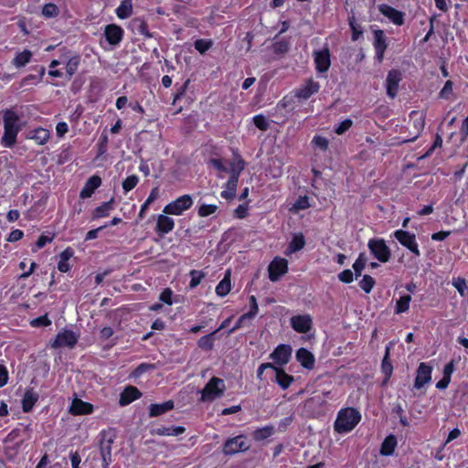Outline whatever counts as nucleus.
I'll return each instance as SVG.
<instances>
[{"label":"nucleus","mask_w":468,"mask_h":468,"mask_svg":"<svg viewBox=\"0 0 468 468\" xmlns=\"http://www.w3.org/2000/svg\"><path fill=\"white\" fill-rule=\"evenodd\" d=\"M361 420V413L355 408L341 409L334 423V429L337 433H347L355 429Z\"/></svg>","instance_id":"f257e3e1"},{"label":"nucleus","mask_w":468,"mask_h":468,"mask_svg":"<svg viewBox=\"0 0 468 468\" xmlns=\"http://www.w3.org/2000/svg\"><path fill=\"white\" fill-rule=\"evenodd\" d=\"M116 439V434L113 430L102 431L100 433V453L102 460V468H109L112 462V445Z\"/></svg>","instance_id":"f03ea898"},{"label":"nucleus","mask_w":468,"mask_h":468,"mask_svg":"<svg viewBox=\"0 0 468 468\" xmlns=\"http://www.w3.org/2000/svg\"><path fill=\"white\" fill-rule=\"evenodd\" d=\"M226 389V386L224 380L213 377L206 384L204 388L201 391V401H212L218 398H220Z\"/></svg>","instance_id":"7ed1b4c3"},{"label":"nucleus","mask_w":468,"mask_h":468,"mask_svg":"<svg viewBox=\"0 0 468 468\" xmlns=\"http://www.w3.org/2000/svg\"><path fill=\"white\" fill-rule=\"evenodd\" d=\"M367 247L372 256L379 262L386 263L390 260L391 250L383 239H370Z\"/></svg>","instance_id":"20e7f679"},{"label":"nucleus","mask_w":468,"mask_h":468,"mask_svg":"<svg viewBox=\"0 0 468 468\" xmlns=\"http://www.w3.org/2000/svg\"><path fill=\"white\" fill-rule=\"evenodd\" d=\"M393 237L415 256L419 257L420 255L414 233L403 229H397L393 232Z\"/></svg>","instance_id":"39448f33"},{"label":"nucleus","mask_w":468,"mask_h":468,"mask_svg":"<svg viewBox=\"0 0 468 468\" xmlns=\"http://www.w3.org/2000/svg\"><path fill=\"white\" fill-rule=\"evenodd\" d=\"M193 204L190 195H184L169 203L164 207L163 212L167 215H181L185 210L188 209Z\"/></svg>","instance_id":"423d86ee"},{"label":"nucleus","mask_w":468,"mask_h":468,"mask_svg":"<svg viewBox=\"0 0 468 468\" xmlns=\"http://www.w3.org/2000/svg\"><path fill=\"white\" fill-rule=\"evenodd\" d=\"M320 89V83L312 79L306 80L302 85L296 88L294 97L298 101L308 100L313 94L317 93Z\"/></svg>","instance_id":"0eeeda50"},{"label":"nucleus","mask_w":468,"mask_h":468,"mask_svg":"<svg viewBox=\"0 0 468 468\" xmlns=\"http://www.w3.org/2000/svg\"><path fill=\"white\" fill-rule=\"evenodd\" d=\"M78 342V336L70 330L59 332L54 341L50 344L52 348L68 347L73 348Z\"/></svg>","instance_id":"6e6552de"},{"label":"nucleus","mask_w":468,"mask_h":468,"mask_svg":"<svg viewBox=\"0 0 468 468\" xmlns=\"http://www.w3.org/2000/svg\"><path fill=\"white\" fill-rule=\"evenodd\" d=\"M431 373L432 367H431L425 362L420 363L416 370V377L414 379L413 388L416 389H420L426 384L430 383L431 381Z\"/></svg>","instance_id":"1a4fd4ad"},{"label":"nucleus","mask_w":468,"mask_h":468,"mask_svg":"<svg viewBox=\"0 0 468 468\" xmlns=\"http://www.w3.org/2000/svg\"><path fill=\"white\" fill-rule=\"evenodd\" d=\"M401 80L402 74L399 69H392L388 72L386 79V90L388 97L394 99L397 96Z\"/></svg>","instance_id":"9d476101"},{"label":"nucleus","mask_w":468,"mask_h":468,"mask_svg":"<svg viewBox=\"0 0 468 468\" xmlns=\"http://www.w3.org/2000/svg\"><path fill=\"white\" fill-rule=\"evenodd\" d=\"M373 47L376 53V58L378 62L384 59V54L388 48L387 37L382 29L373 30Z\"/></svg>","instance_id":"9b49d317"},{"label":"nucleus","mask_w":468,"mask_h":468,"mask_svg":"<svg viewBox=\"0 0 468 468\" xmlns=\"http://www.w3.org/2000/svg\"><path fill=\"white\" fill-rule=\"evenodd\" d=\"M379 12L396 26H402L405 23V14L387 4L378 5Z\"/></svg>","instance_id":"f8f14e48"},{"label":"nucleus","mask_w":468,"mask_h":468,"mask_svg":"<svg viewBox=\"0 0 468 468\" xmlns=\"http://www.w3.org/2000/svg\"><path fill=\"white\" fill-rule=\"evenodd\" d=\"M288 269V262L285 259L276 258L269 265V278L271 282H276L283 275Z\"/></svg>","instance_id":"ddd939ff"},{"label":"nucleus","mask_w":468,"mask_h":468,"mask_svg":"<svg viewBox=\"0 0 468 468\" xmlns=\"http://www.w3.org/2000/svg\"><path fill=\"white\" fill-rule=\"evenodd\" d=\"M248 449L246 440L243 436H237L235 438L228 440L223 447L225 454L232 455L239 452H242Z\"/></svg>","instance_id":"4468645a"},{"label":"nucleus","mask_w":468,"mask_h":468,"mask_svg":"<svg viewBox=\"0 0 468 468\" xmlns=\"http://www.w3.org/2000/svg\"><path fill=\"white\" fill-rule=\"evenodd\" d=\"M291 356L292 347L287 345H280L270 355V357L279 366H283L289 362Z\"/></svg>","instance_id":"2eb2a0df"},{"label":"nucleus","mask_w":468,"mask_h":468,"mask_svg":"<svg viewBox=\"0 0 468 468\" xmlns=\"http://www.w3.org/2000/svg\"><path fill=\"white\" fill-rule=\"evenodd\" d=\"M312 319L309 315H296L291 318L292 327L299 333H306L310 330Z\"/></svg>","instance_id":"dca6fc26"},{"label":"nucleus","mask_w":468,"mask_h":468,"mask_svg":"<svg viewBox=\"0 0 468 468\" xmlns=\"http://www.w3.org/2000/svg\"><path fill=\"white\" fill-rule=\"evenodd\" d=\"M123 31L121 27L112 24L105 27L104 35L111 45H117L122 37Z\"/></svg>","instance_id":"f3484780"},{"label":"nucleus","mask_w":468,"mask_h":468,"mask_svg":"<svg viewBox=\"0 0 468 468\" xmlns=\"http://www.w3.org/2000/svg\"><path fill=\"white\" fill-rule=\"evenodd\" d=\"M93 410V406L90 403L85 402L80 399H74L69 408V412L72 415H84L90 414Z\"/></svg>","instance_id":"a211bd4d"},{"label":"nucleus","mask_w":468,"mask_h":468,"mask_svg":"<svg viewBox=\"0 0 468 468\" xmlns=\"http://www.w3.org/2000/svg\"><path fill=\"white\" fill-rule=\"evenodd\" d=\"M348 26L351 31V40L357 41L363 37L364 30L360 23L357 22L355 13L352 10L351 14L347 17Z\"/></svg>","instance_id":"6ab92c4d"},{"label":"nucleus","mask_w":468,"mask_h":468,"mask_svg":"<svg viewBox=\"0 0 468 468\" xmlns=\"http://www.w3.org/2000/svg\"><path fill=\"white\" fill-rule=\"evenodd\" d=\"M274 372V381L282 388H288L291 384L293 382L294 378L292 376L288 375L282 368L276 367V369H273Z\"/></svg>","instance_id":"aec40b11"},{"label":"nucleus","mask_w":468,"mask_h":468,"mask_svg":"<svg viewBox=\"0 0 468 468\" xmlns=\"http://www.w3.org/2000/svg\"><path fill=\"white\" fill-rule=\"evenodd\" d=\"M101 177L98 176H92L85 183L84 187L80 191V197L83 199L90 197L93 194L95 189H97L101 186Z\"/></svg>","instance_id":"412c9836"},{"label":"nucleus","mask_w":468,"mask_h":468,"mask_svg":"<svg viewBox=\"0 0 468 468\" xmlns=\"http://www.w3.org/2000/svg\"><path fill=\"white\" fill-rule=\"evenodd\" d=\"M397 445V437L393 434H389L382 441L379 452L382 456H390L394 453Z\"/></svg>","instance_id":"4be33fe9"},{"label":"nucleus","mask_w":468,"mask_h":468,"mask_svg":"<svg viewBox=\"0 0 468 468\" xmlns=\"http://www.w3.org/2000/svg\"><path fill=\"white\" fill-rule=\"evenodd\" d=\"M141 397L139 389L133 386L127 387L120 396V404L126 406Z\"/></svg>","instance_id":"5701e85b"},{"label":"nucleus","mask_w":468,"mask_h":468,"mask_svg":"<svg viewBox=\"0 0 468 468\" xmlns=\"http://www.w3.org/2000/svg\"><path fill=\"white\" fill-rule=\"evenodd\" d=\"M186 431L185 427L182 426H161L155 429H153L151 433L154 435L159 436H178L184 433Z\"/></svg>","instance_id":"b1692460"},{"label":"nucleus","mask_w":468,"mask_h":468,"mask_svg":"<svg viewBox=\"0 0 468 468\" xmlns=\"http://www.w3.org/2000/svg\"><path fill=\"white\" fill-rule=\"evenodd\" d=\"M4 129H19V116L12 110L4 111L3 114Z\"/></svg>","instance_id":"393cba45"},{"label":"nucleus","mask_w":468,"mask_h":468,"mask_svg":"<svg viewBox=\"0 0 468 468\" xmlns=\"http://www.w3.org/2000/svg\"><path fill=\"white\" fill-rule=\"evenodd\" d=\"M296 359L305 368L312 369L314 366V357L313 354L305 348H300L297 350Z\"/></svg>","instance_id":"a878e982"},{"label":"nucleus","mask_w":468,"mask_h":468,"mask_svg":"<svg viewBox=\"0 0 468 468\" xmlns=\"http://www.w3.org/2000/svg\"><path fill=\"white\" fill-rule=\"evenodd\" d=\"M175 227L174 219L165 215H160L157 218L156 230L163 234H167Z\"/></svg>","instance_id":"bb28decb"},{"label":"nucleus","mask_w":468,"mask_h":468,"mask_svg":"<svg viewBox=\"0 0 468 468\" xmlns=\"http://www.w3.org/2000/svg\"><path fill=\"white\" fill-rule=\"evenodd\" d=\"M174 409V401L167 400L161 404H151L149 410L151 417H156L162 415Z\"/></svg>","instance_id":"cd10ccee"},{"label":"nucleus","mask_w":468,"mask_h":468,"mask_svg":"<svg viewBox=\"0 0 468 468\" xmlns=\"http://www.w3.org/2000/svg\"><path fill=\"white\" fill-rule=\"evenodd\" d=\"M231 289V282H230V271L228 270L224 278L218 282L216 287V293L218 296H226Z\"/></svg>","instance_id":"c85d7f7f"},{"label":"nucleus","mask_w":468,"mask_h":468,"mask_svg":"<svg viewBox=\"0 0 468 468\" xmlns=\"http://www.w3.org/2000/svg\"><path fill=\"white\" fill-rule=\"evenodd\" d=\"M19 132V129H5L1 144L7 148L13 147L16 143V137Z\"/></svg>","instance_id":"c756f323"},{"label":"nucleus","mask_w":468,"mask_h":468,"mask_svg":"<svg viewBox=\"0 0 468 468\" xmlns=\"http://www.w3.org/2000/svg\"><path fill=\"white\" fill-rule=\"evenodd\" d=\"M38 395L33 390H27L23 398L22 407L24 412H29L34 404L37 401Z\"/></svg>","instance_id":"7c9ffc66"},{"label":"nucleus","mask_w":468,"mask_h":468,"mask_svg":"<svg viewBox=\"0 0 468 468\" xmlns=\"http://www.w3.org/2000/svg\"><path fill=\"white\" fill-rule=\"evenodd\" d=\"M133 13L132 0H122L116 9V15L121 19L128 18Z\"/></svg>","instance_id":"2f4dec72"},{"label":"nucleus","mask_w":468,"mask_h":468,"mask_svg":"<svg viewBox=\"0 0 468 468\" xmlns=\"http://www.w3.org/2000/svg\"><path fill=\"white\" fill-rule=\"evenodd\" d=\"M411 296L410 294L401 295L396 302L395 314L406 313L410 309Z\"/></svg>","instance_id":"473e14b6"},{"label":"nucleus","mask_w":468,"mask_h":468,"mask_svg":"<svg viewBox=\"0 0 468 468\" xmlns=\"http://www.w3.org/2000/svg\"><path fill=\"white\" fill-rule=\"evenodd\" d=\"M381 371L386 377V381L388 380L393 371V366L389 360V346L386 347L385 356L381 363Z\"/></svg>","instance_id":"72a5a7b5"},{"label":"nucleus","mask_w":468,"mask_h":468,"mask_svg":"<svg viewBox=\"0 0 468 468\" xmlns=\"http://www.w3.org/2000/svg\"><path fill=\"white\" fill-rule=\"evenodd\" d=\"M304 246V238L302 234L294 235L289 243L286 253L292 254L300 250Z\"/></svg>","instance_id":"f704fd0d"},{"label":"nucleus","mask_w":468,"mask_h":468,"mask_svg":"<svg viewBox=\"0 0 468 468\" xmlns=\"http://www.w3.org/2000/svg\"><path fill=\"white\" fill-rule=\"evenodd\" d=\"M238 179L229 177L226 183V189L221 192V197L225 199H231L235 197Z\"/></svg>","instance_id":"c9c22d12"},{"label":"nucleus","mask_w":468,"mask_h":468,"mask_svg":"<svg viewBox=\"0 0 468 468\" xmlns=\"http://www.w3.org/2000/svg\"><path fill=\"white\" fill-rule=\"evenodd\" d=\"M274 431H275L274 426L268 425V426H265V427H262V428H260V429H257L256 431H254L253 438L256 441H263V440L271 437V435H273Z\"/></svg>","instance_id":"e433bc0d"},{"label":"nucleus","mask_w":468,"mask_h":468,"mask_svg":"<svg viewBox=\"0 0 468 468\" xmlns=\"http://www.w3.org/2000/svg\"><path fill=\"white\" fill-rule=\"evenodd\" d=\"M114 200L112 198L108 202H104L100 207H96L93 216L94 218H103L109 215L110 211L113 208Z\"/></svg>","instance_id":"4c0bfd02"},{"label":"nucleus","mask_w":468,"mask_h":468,"mask_svg":"<svg viewBox=\"0 0 468 468\" xmlns=\"http://www.w3.org/2000/svg\"><path fill=\"white\" fill-rule=\"evenodd\" d=\"M243 169L244 162L239 157L230 164V167L229 169L230 177L239 180V175Z\"/></svg>","instance_id":"58836bf2"},{"label":"nucleus","mask_w":468,"mask_h":468,"mask_svg":"<svg viewBox=\"0 0 468 468\" xmlns=\"http://www.w3.org/2000/svg\"><path fill=\"white\" fill-rule=\"evenodd\" d=\"M37 144H45L49 139V132L44 128H37L31 137Z\"/></svg>","instance_id":"ea45409f"},{"label":"nucleus","mask_w":468,"mask_h":468,"mask_svg":"<svg viewBox=\"0 0 468 468\" xmlns=\"http://www.w3.org/2000/svg\"><path fill=\"white\" fill-rule=\"evenodd\" d=\"M80 57L78 55H75L67 60L66 71L69 78L72 77L77 72L78 68L80 66Z\"/></svg>","instance_id":"a19ab883"},{"label":"nucleus","mask_w":468,"mask_h":468,"mask_svg":"<svg viewBox=\"0 0 468 468\" xmlns=\"http://www.w3.org/2000/svg\"><path fill=\"white\" fill-rule=\"evenodd\" d=\"M375 284H376L375 279L368 274H365L358 282L359 287L366 293H369L372 291V289L374 288Z\"/></svg>","instance_id":"79ce46f5"},{"label":"nucleus","mask_w":468,"mask_h":468,"mask_svg":"<svg viewBox=\"0 0 468 468\" xmlns=\"http://www.w3.org/2000/svg\"><path fill=\"white\" fill-rule=\"evenodd\" d=\"M216 332L208 334L199 338L197 345L201 349L211 350L214 346V335Z\"/></svg>","instance_id":"37998d69"},{"label":"nucleus","mask_w":468,"mask_h":468,"mask_svg":"<svg viewBox=\"0 0 468 468\" xmlns=\"http://www.w3.org/2000/svg\"><path fill=\"white\" fill-rule=\"evenodd\" d=\"M31 57L32 53L30 51L24 50L23 52L18 53L14 58V64L18 68L24 67L27 63L29 62Z\"/></svg>","instance_id":"c03bdc74"},{"label":"nucleus","mask_w":468,"mask_h":468,"mask_svg":"<svg viewBox=\"0 0 468 468\" xmlns=\"http://www.w3.org/2000/svg\"><path fill=\"white\" fill-rule=\"evenodd\" d=\"M294 91H292L290 95L285 96L279 103V105L288 111L294 110L295 106Z\"/></svg>","instance_id":"a18cd8bd"},{"label":"nucleus","mask_w":468,"mask_h":468,"mask_svg":"<svg viewBox=\"0 0 468 468\" xmlns=\"http://www.w3.org/2000/svg\"><path fill=\"white\" fill-rule=\"evenodd\" d=\"M157 197H158V192H157V189L154 188V189L152 190V192L150 193L149 197H147L145 202L141 207V210H140V213H139V217L141 218H144V215L145 211L148 209L149 206L157 198Z\"/></svg>","instance_id":"49530a36"},{"label":"nucleus","mask_w":468,"mask_h":468,"mask_svg":"<svg viewBox=\"0 0 468 468\" xmlns=\"http://www.w3.org/2000/svg\"><path fill=\"white\" fill-rule=\"evenodd\" d=\"M212 45L213 42L210 39H197L194 43L195 48L201 54H204L206 51H207L212 47Z\"/></svg>","instance_id":"de8ad7c7"},{"label":"nucleus","mask_w":468,"mask_h":468,"mask_svg":"<svg viewBox=\"0 0 468 468\" xmlns=\"http://www.w3.org/2000/svg\"><path fill=\"white\" fill-rule=\"evenodd\" d=\"M365 266H366V260L363 258V254H360L358 256V258L355 261V262L353 263V270H354V274L356 275V277H359L361 276L362 274V271L363 270L365 269Z\"/></svg>","instance_id":"09e8293b"},{"label":"nucleus","mask_w":468,"mask_h":468,"mask_svg":"<svg viewBox=\"0 0 468 468\" xmlns=\"http://www.w3.org/2000/svg\"><path fill=\"white\" fill-rule=\"evenodd\" d=\"M453 92V82L452 80H447L444 83L443 88L439 92V97L441 99L449 100Z\"/></svg>","instance_id":"8fccbe9b"},{"label":"nucleus","mask_w":468,"mask_h":468,"mask_svg":"<svg viewBox=\"0 0 468 468\" xmlns=\"http://www.w3.org/2000/svg\"><path fill=\"white\" fill-rule=\"evenodd\" d=\"M253 122L255 126L261 131H267L270 127V122L261 114L254 116Z\"/></svg>","instance_id":"3c124183"},{"label":"nucleus","mask_w":468,"mask_h":468,"mask_svg":"<svg viewBox=\"0 0 468 468\" xmlns=\"http://www.w3.org/2000/svg\"><path fill=\"white\" fill-rule=\"evenodd\" d=\"M353 125V121L351 119H345L339 124L335 127V133L338 135L344 134L346 131H348Z\"/></svg>","instance_id":"603ef678"},{"label":"nucleus","mask_w":468,"mask_h":468,"mask_svg":"<svg viewBox=\"0 0 468 468\" xmlns=\"http://www.w3.org/2000/svg\"><path fill=\"white\" fill-rule=\"evenodd\" d=\"M273 50L279 55L285 54L289 50V42L285 39L275 41L273 43Z\"/></svg>","instance_id":"864d4df0"},{"label":"nucleus","mask_w":468,"mask_h":468,"mask_svg":"<svg viewBox=\"0 0 468 468\" xmlns=\"http://www.w3.org/2000/svg\"><path fill=\"white\" fill-rule=\"evenodd\" d=\"M218 210L217 205H207L202 204L198 208V216L200 217H207L209 215L214 214Z\"/></svg>","instance_id":"5fc2aeb1"},{"label":"nucleus","mask_w":468,"mask_h":468,"mask_svg":"<svg viewBox=\"0 0 468 468\" xmlns=\"http://www.w3.org/2000/svg\"><path fill=\"white\" fill-rule=\"evenodd\" d=\"M42 14H43L44 16H46L48 18L54 17V16H58V8L54 4H51V3L46 4L43 6Z\"/></svg>","instance_id":"6e6d98bb"},{"label":"nucleus","mask_w":468,"mask_h":468,"mask_svg":"<svg viewBox=\"0 0 468 468\" xmlns=\"http://www.w3.org/2000/svg\"><path fill=\"white\" fill-rule=\"evenodd\" d=\"M139 181V178L137 176L133 175L125 178V180L122 182V188L125 192H129L133 188L135 187Z\"/></svg>","instance_id":"4d7b16f0"},{"label":"nucleus","mask_w":468,"mask_h":468,"mask_svg":"<svg viewBox=\"0 0 468 468\" xmlns=\"http://www.w3.org/2000/svg\"><path fill=\"white\" fill-rule=\"evenodd\" d=\"M190 276H191L190 287L195 288L201 282V280L204 278L205 275L200 271L193 270L190 271Z\"/></svg>","instance_id":"13d9d810"},{"label":"nucleus","mask_w":468,"mask_h":468,"mask_svg":"<svg viewBox=\"0 0 468 468\" xmlns=\"http://www.w3.org/2000/svg\"><path fill=\"white\" fill-rule=\"evenodd\" d=\"M354 275L351 270L346 269L338 274V279L344 283H351L354 281Z\"/></svg>","instance_id":"bf43d9fd"},{"label":"nucleus","mask_w":468,"mask_h":468,"mask_svg":"<svg viewBox=\"0 0 468 468\" xmlns=\"http://www.w3.org/2000/svg\"><path fill=\"white\" fill-rule=\"evenodd\" d=\"M251 321L250 318H249L246 314H242L239 320L237 321L236 324L229 331V335L233 334L238 329L245 326L248 323Z\"/></svg>","instance_id":"052dcab7"},{"label":"nucleus","mask_w":468,"mask_h":468,"mask_svg":"<svg viewBox=\"0 0 468 468\" xmlns=\"http://www.w3.org/2000/svg\"><path fill=\"white\" fill-rule=\"evenodd\" d=\"M452 285L458 291V292L463 296L466 289V281L464 278H457L452 281Z\"/></svg>","instance_id":"680f3d73"},{"label":"nucleus","mask_w":468,"mask_h":468,"mask_svg":"<svg viewBox=\"0 0 468 468\" xmlns=\"http://www.w3.org/2000/svg\"><path fill=\"white\" fill-rule=\"evenodd\" d=\"M310 207L309 199L307 197H301L293 205L292 209L294 211H299L302 209H305Z\"/></svg>","instance_id":"e2e57ef3"},{"label":"nucleus","mask_w":468,"mask_h":468,"mask_svg":"<svg viewBox=\"0 0 468 468\" xmlns=\"http://www.w3.org/2000/svg\"><path fill=\"white\" fill-rule=\"evenodd\" d=\"M250 312L246 313L245 314L252 320L255 317V315L257 314L258 310H259L256 297L251 295L250 297Z\"/></svg>","instance_id":"0e129e2a"},{"label":"nucleus","mask_w":468,"mask_h":468,"mask_svg":"<svg viewBox=\"0 0 468 468\" xmlns=\"http://www.w3.org/2000/svg\"><path fill=\"white\" fill-rule=\"evenodd\" d=\"M51 324V321L48 318L47 315H42L37 318H35L31 321L30 324L34 327L37 326H48Z\"/></svg>","instance_id":"69168bd1"},{"label":"nucleus","mask_w":468,"mask_h":468,"mask_svg":"<svg viewBox=\"0 0 468 468\" xmlns=\"http://www.w3.org/2000/svg\"><path fill=\"white\" fill-rule=\"evenodd\" d=\"M435 6L441 12L447 13L451 7V0H434Z\"/></svg>","instance_id":"338daca9"},{"label":"nucleus","mask_w":468,"mask_h":468,"mask_svg":"<svg viewBox=\"0 0 468 468\" xmlns=\"http://www.w3.org/2000/svg\"><path fill=\"white\" fill-rule=\"evenodd\" d=\"M172 294L173 292L169 288H166L161 292L159 299L161 302L171 305L173 303Z\"/></svg>","instance_id":"774afa93"}]
</instances>
